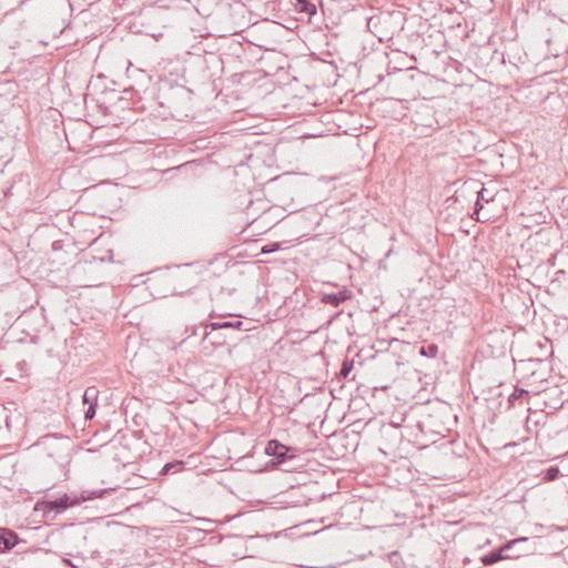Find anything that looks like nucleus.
Instances as JSON below:
<instances>
[{
	"label": "nucleus",
	"mask_w": 568,
	"mask_h": 568,
	"mask_svg": "<svg viewBox=\"0 0 568 568\" xmlns=\"http://www.w3.org/2000/svg\"><path fill=\"white\" fill-rule=\"evenodd\" d=\"M111 489H100V490H83L80 496L63 494L62 496L50 499L47 498L42 501H38L36 509L42 510L44 516H49L51 513L54 515L62 514L70 507L75 505H80L82 501L92 500L95 498H101L105 494H108Z\"/></svg>",
	"instance_id": "obj_1"
},
{
	"label": "nucleus",
	"mask_w": 568,
	"mask_h": 568,
	"mask_svg": "<svg viewBox=\"0 0 568 568\" xmlns=\"http://www.w3.org/2000/svg\"><path fill=\"white\" fill-rule=\"evenodd\" d=\"M296 449L282 444L277 439H271L266 444L265 454L272 457L273 465H283L296 457Z\"/></svg>",
	"instance_id": "obj_2"
},
{
	"label": "nucleus",
	"mask_w": 568,
	"mask_h": 568,
	"mask_svg": "<svg viewBox=\"0 0 568 568\" xmlns=\"http://www.w3.org/2000/svg\"><path fill=\"white\" fill-rule=\"evenodd\" d=\"M529 539L527 537H519L513 540L505 542L501 547L494 549L493 551L480 557V562L484 566H493L501 560L514 558V556L505 554L506 551L513 549V547L517 544L527 542ZM515 557H519V555H515Z\"/></svg>",
	"instance_id": "obj_3"
},
{
	"label": "nucleus",
	"mask_w": 568,
	"mask_h": 568,
	"mask_svg": "<svg viewBox=\"0 0 568 568\" xmlns=\"http://www.w3.org/2000/svg\"><path fill=\"white\" fill-rule=\"evenodd\" d=\"M99 394L100 392L95 386H89L85 388L82 396V403L88 406L84 410L85 420H91L94 418L97 414Z\"/></svg>",
	"instance_id": "obj_4"
},
{
	"label": "nucleus",
	"mask_w": 568,
	"mask_h": 568,
	"mask_svg": "<svg viewBox=\"0 0 568 568\" xmlns=\"http://www.w3.org/2000/svg\"><path fill=\"white\" fill-rule=\"evenodd\" d=\"M497 191L490 190L489 187L483 186L479 191H477V200L475 203V212L477 215L476 220L481 221L479 217L480 211L484 209V203L494 202Z\"/></svg>",
	"instance_id": "obj_5"
},
{
	"label": "nucleus",
	"mask_w": 568,
	"mask_h": 568,
	"mask_svg": "<svg viewBox=\"0 0 568 568\" xmlns=\"http://www.w3.org/2000/svg\"><path fill=\"white\" fill-rule=\"evenodd\" d=\"M19 542L18 535L7 528H0V554L10 551Z\"/></svg>",
	"instance_id": "obj_6"
},
{
	"label": "nucleus",
	"mask_w": 568,
	"mask_h": 568,
	"mask_svg": "<svg viewBox=\"0 0 568 568\" xmlns=\"http://www.w3.org/2000/svg\"><path fill=\"white\" fill-rule=\"evenodd\" d=\"M352 296L351 292L347 290H342L336 293H326L321 297L322 303L328 304L332 306H338L341 303L349 300Z\"/></svg>",
	"instance_id": "obj_7"
},
{
	"label": "nucleus",
	"mask_w": 568,
	"mask_h": 568,
	"mask_svg": "<svg viewBox=\"0 0 568 568\" xmlns=\"http://www.w3.org/2000/svg\"><path fill=\"white\" fill-rule=\"evenodd\" d=\"M529 397V392L516 387L514 392L508 397L509 407H515L517 403L523 404Z\"/></svg>",
	"instance_id": "obj_8"
},
{
	"label": "nucleus",
	"mask_w": 568,
	"mask_h": 568,
	"mask_svg": "<svg viewBox=\"0 0 568 568\" xmlns=\"http://www.w3.org/2000/svg\"><path fill=\"white\" fill-rule=\"evenodd\" d=\"M547 399H546V405L549 406L550 408L552 409H558L561 407L562 405V400L559 398V399H556L555 396H562L564 395V392L562 390H559V389H550L548 392L545 393Z\"/></svg>",
	"instance_id": "obj_9"
},
{
	"label": "nucleus",
	"mask_w": 568,
	"mask_h": 568,
	"mask_svg": "<svg viewBox=\"0 0 568 568\" xmlns=\"http://www.w3.org/2000/svg\"><path fill=\"white\" fill-rule=\"evenodd\" d=\"M243 325L242 321H224V322H213L210 323L207 326L211 327L212 331L223 329V328H234V329H241Z\"/></svg>",
	"instance_id": "obj_10"
},
{
	"label": "nucleus",
	"mask_w": 568,
	"mask_h": 568,
	"mask_svg": "<svg viewBox=\"0 0 568 568\" xmlns=\"http://www.w3.org/2000/svg\"><path fill=\"white\" fill-rule=\"evenodd\" d=\"M418 353L420 356L435 358L438 354V345L433 343L427 346H420Z\"/></svg>",
	"instance_id": "obj_11"
},
{
	"label": "nucleus",
	"mask_w": 568,
	"mask_h": 568,
	"mask_svg": "<svg viewBox=\"0 0 568 568\" xmlns=\"http://www.w3.org/2000/svg\"><path fill=\"white\" fill-rule=\"evenodd\" d=\"M184 468V463L182 460H176L172 463H166L162 469L163 474L178 473Z\"/></svg>",
	"instance_id": "obj_12"
},
{
	"label": "nucleus",
	"mask_w": 568,
	"mask_h": 568,
	"mask_svg": "<svg viewBox=\"0 0 568 568\" xmlns=\"http://www.w3.org/2000/svg\"><path fill=\"white\" fill-rule=\"evenodd\" d=\"M560 475V470L558 466H550L546 469L544 474V480L546 481H554L556 480Z\"/></svg>",
	"instance_id": "obj_13"
},
{
	"label": "nucleus",
	"mask_w": 568,
	"mask_h": 568,
	"mask_svg": "<svg viewBox=\"0 0 568 568\" xmlns=\"http://www.w3.org/2000/svg\"><path fill=\"white\" fill-rule=\"evenodd\" d=\"M387 557H388L389 562L395 568H403L404 567L403 558H402V556H400V554L398 551H392L390 554H388Z\"/></svg>",
	"instance_id": "obj_14"
},
{
	"label": "nucleus",
	"mask_w": 568,
	"mask_h": 568,
	"mask_svg": "<svg viewBox=\"0 0 568 568\" xmlns=\"http://www.w3.org/2000/svg\"><path fill=\"white\" fill-rule=\"evenodd\" d=\"M353 369V362H348V361H345L342 365V368H341V372H339V375L344 378H346L348 376V374L351 373V371Z\"/></svg>",
	"instance_id": "obj_15"
},
{
	"label": "nucleus",
	"mask_w": 568,
	"mask_h": 568,
	"mask_svg": "<svg viewBox=\"0 0 568 568\" xmlns=\"http://www.w3.org/2000/svg\"><path fill=\"white\" fill-rule=\"evenodd\" d=\"M301 10L308 13L310 16H313L316 13V7L310 2H303Z\"/></svg>",
	"instance_id": "obj_16"
},
{
	"label": "nucleus",
	"mask_w": 568,
	"mask_h": 568,
	"mask_svg": "<svg viewBox=\"0 0 568 568\" xmlns=\"http://www.w3.org/2000/svg\"><path fill=\"white\" fill-rule=\"evenodd\" d=\"M278 247H280V245L277 243H271V244H267L262 247V253H264V254L273 253V252L277 251Z\"/></svg>",
	"instance_id": "obj_17"
},
{
	"label": "nucleus",
	"mask_w": 568,
	"mask_h": 568,
	"mask_svg": "<svg viewBox=\"0 0 568 568\" xmlns=\"http://www.w3.org/2000/svg\"><path fill=\"white\" fill-rule=\"evenodd\" d=\"M205 342H210L211 344H217V345L222 344L221 342L212 341L210 338V333H207V332H204V335H203V343H205Z\"/></svg>",
	"instance_id": "obj_18"
},
{
	"label": "nucleus",
	"mask_w": 568,
	"mask_h": 568,
	"mask_svg": "<svg viewBox=\"0 0 568 568\" xmlns=\"http://www.w3.org/2000/svg\"><path fill=\"white\" fill-rule=\"evenodd\" d=\"M375 20H378V21H379V20H381V18H379V17H377V18H376V17H373V18H371V19L368 20V23H367V24H368V27H371L373 23L375 24Z\"/></svg>",
	"instance_id": "obj_19"
}]
</instances>
